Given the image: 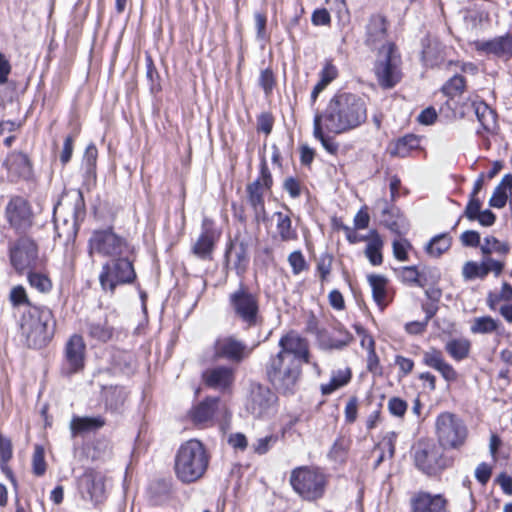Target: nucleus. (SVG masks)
I'll use <instances>...</instances> for the list:
<instances>
[{
	"label": "nucleus",
	"mask_w": 512,
	"mask_h": 512,
	"mask_svg": "<svg viewBox=\"0 0 512 512\" xmlns=\"http://www.w3.org/2000/svg\"><path fill=\"white\" fill-rule=\"evenodd\" d=\"M280 350L265 364L267 380L280 393L293 394L300 379L302 364L309 362L307 341L293 333L282 336Z\"/></svg>",
	"instance_id": "1"
},
{
	"label": "nucleus",
	"mask_w": 512,
	"mask_h": 512,
	"mask_svg": "<svg viewBox=\"0 0 512 512\" xmlns=\"http://www.w3.org/2000/svg\"><path fill=\"white\" fill-rule=\"evenodd\" d=\"M325 123L329 133L336 135L354 130L367 120L365 99L355 93L338 92L328 102L325 110L315 114Z\"/></svg>",
	"instance_id": "2"
},
{
	"label": "nucleus",
	"mask_w": 512,
	"mask_h": 512,
	"mask_svg": "<svg viewBox=\"0 0 512 512\" xmlns=\"http://www.w3.org/2000/svg\"><path fill=\"white\" fill-rule=\"evenodd\" d=\"M19 329L27 347L41 349L54 337L56 320L49 307L33 306L23 312Z\"/></svg>",
	"instance_id": "3"
},
{
	"label": "nucleus",
	"mask_w": 512,
	"mask_h": 512,
	"mask_svg": "<svg viewBox=\"0 0 512 512\" xmlns=\"http://www.w3.org/2000/svg\"><path fill=\"white\" fill-rule=\"evenodd\" d=\"M210 455L204 444L197 439H190L180 445L174 459V472L183 484H192L206 473Z\"/></svg>",
	"instance_id": "4"
},
{
	"label": "nucleus",
	"mask_w": 512,
	"mask_h": 512,
	"mask_svg": "<svg viewBox=\"0 0 512 512\" xmlns=\"http://www.w3.org/2000/svg\"><path fill=\"white\" fill-rule=\"evenodd\" d=\"M136 279L134 261L129 254L106 261L99 274L101 289L110 294H114L118 286L134 284Z\"/></svg>",
	"instance_id": "5"
},
{
	"label": "nucleus",
	"mask_w": 512,
	"mask_h": 512,
	"mask_svg": "<svg viewBox=\"0 0 512 512\" xmlns=\"http://www.w3.org/2000/svg\"><path fill=\"white\" fill-rule=\"evenodd\" d=\"M290 484L302 499L316 501L324 496L327 479L320 468L300 466L291 471Z\"/></svg>",
	"instance_id": "6"
},
{
	"label": "nucleus",
	"mask_w": 512,
	"mask_h": 512,
	"mask_svg": "<svg viewBox=\"0 0 512 512\" xmlns=\"http://www.w3.org/2000/svg\"><path fill=\"white\" fill-rule=\"evenodd\" d=\"M435 434L443 449H459L467 440L468 428L460 416L445 411L436 417Z\"/></svg>",
	"instance_id": "7"
},
{
	"label": "nucleus",
	"mask_w": 512,
	"mask_h": 512,
	"mask_svg": "<svg viewBox=\"0 0 512 512\" xmlns=\"http://www.w3.org/2000/svg\"><path fill=\"white\" fill-rule=\"evenodd\" d=\"M443 450L432 441H419L413 452L415 467L429 477L438 476L452 464V459L445 456Z\"/></svg>",
	"instance_id": "8"
},
{
	"label": "nucleus",
	"mask_w": 512,
	"mask_h": 512,
	"mask_svg": "<svg viewBox=\"0 0 512 512\" xmlns=\"http://www.w3.org/2000/svg\"><path fill=\"white\" fill-rule=\"evenodd\" d=\"M131 246L127 240L116 234L112 227L94 230L88 240V254L92 257L98 254L110 259L124 254H130Z\"/></svg>",
	"instance_id": "9"
},
{
	"label": "nucleus",
	"mask_w": 512,
	"mask_h": 512,
	"mask_svg": "<svg viewBox=\"0 0 512 512\" xmlns=\"http://www.w3.org/2000/svg\"><path fill=\"white\" fill-rule=\"evenodd\" d=\"M400 65L401 56L395 43H388L385 49H380L374 64V72L382 88L391 89L400 82L402 78Z\"/></svg>",
	"instance_id": "10"
},
{
	"label": "nucleus",
	"mask_w": 512,
	"mask_h": 512,
	"mask_svg": "<svg viewBox=\"0 0 512 512\" xmlns=\"http://www.w3.org/2000/svg\"><path fill=\"white\" fill-rule=\"evenodd\" d=\"M229 305L235 316L247 327H255L261 323L258 297L243 283H240L239 288L229 295Z\"/></svg>",
	"instance_id": "11"
},
{
	"label": "nucleus",
	"mask_w": 512,
	"mask_h": 512,
	"mask_svg": "<svg viewBox=\"0 0 512 512\" xmlns=\"http://www.w3.org/2000/svg\"><path fill=\"white\" fill-rule=\"evenodd\" d=\"M273 185L272 174L268 168L265 157H261L259 177L246 187L247 201L251 206L257 222L266 219L264 193Z\"/></svg>",
	"instance_id": "12"
},
{
	"label": "nucleus",
	"mask_w": 512,
	"mask_h": 512,
	"mask_svg": "<svg viewBox=\"0 0 512 512\" xmlns=\"http://www.w3.org/2000/svg\"><path fill=\"white\" fill-rule=\"evenodd\" d=\"M278 397L268 386L253 382L245 402L246 411L256 419H265L276 411Z\"/></svg>",
	"instance_id": "13"
},
{
	"label": "nucleus",
	"mask_w": 512,
	"mask_h": 512,
	"mask_svg": "<svg viewBox=\"0 0 512 512\" xmlns=\"http://www.w3.org/2000/svg\"><path fill=\"white\" fill-rule=\"evenodd\" d=\"M11 265L18 273L35 270L39 266L38 246L29 237H20L9 247Z\"/></svg>",
	"instance_id": "14"
},
{
	"label": "nucleus",
	"mask_w": 512,
	"mask_h": 512,
	"mask_svg": "<svg viewBox=\"0 0 512 512\" xmlns=\"http://www.w3.org/2000/svg\"><path fill=\"white\" fill-rule=\"evenodd\" d=\"M85 353L86 344L83 337L79 334L70 336L64 347L61 375L70 377L81 372L85 366Z\"/></svg>",
	"instance_id": "15"
},
{
	"label": "nucleus",
	"mask_w": 512,
	"mask_h": 512,
	"mask_svg": "<svg viewBox=\"0 0 512 512\" xmlns=\"http://www.w3.org/2000/svg\"><path fill=\"white\" fill-rule=\"evenodd\" d=\"M388 27L389 21L385 15L381 13L371 14L365 25L364 44L371 51L385 49L388 43Z\"/></svg>",
	"instance_id": "16"
},
{
	"label": "nucleus",
	"mask_w": 512,
	"mask_h": 512,
	"mask_svg": "<svg viewBox=\"0 0 512 512\" xmlns=\"http://www.w3.org/2000/svg\"><path fill=\"white\" fill-rule=\"evenodd\" d=\"M214 359H226L239 364L252 352L246 343L233 336H225L216 339L213 345Z\"/></svg>",
	"instance_id": "17"
},
{
	"label": "nucleus",
	"mask_w": 512,
	"mask_h": 512,
	"mask_svg": "<svg viewBox=\"0 0 512 512\" xmlns=\"http://www.w3.org/2000/svg\"><path fill=\"white\" fill-rule=\"evenodd\" d=\"M10 226L17 232H26L33 224V213L27 200L20 196L11 198L5 208Z\"/></svg>",
	"instance_id": "18"
},
{
	"label": "nucleus",
	"mask_w": 512,
	"mask_h": 512,
	"mask_svg": "<svg viewBox=\"0 0 512 512\" xmlns=\"http://www.w3.org/2000/svg\"><path fill=\"white\" fill-rule=\"evenodd\" d=\"M78 488L82 497L94 504L102 502L105 498L104 477L93 469L86 470L79 477Z\"/></svg>",
	"instance_id": "19"
},
{
	"label": "nucleus",
	"mask_w": 512,
	"mask_h": 512,
	"mask_svg": "<svg viewBox=\"0 0 512 512\" xmlns=\"http://www.w3.org/2000/svg\"><path fill=\"white\" fill-rule=\"evenodd\" d=\"M474 45L478 53L487 57L503 60L512 58V33H506L490 40H478Z\"/></svg>",
	"instance_id": "20"
},
{
	"label": "nucleus",
	"mask_w": 512,
	"mask_h": 512,
	"mask_svg": "<svg viewBox=\"0 0 512 512\" xmlns=\"http://www.w3.org/2000/svg\"><path fill=\"white\" fill-rule=\"evenodd\" d=\"M202 381L208 388L226 392L233 386L235 370L228 365L210 367L202 372Z\"/></svg>",
	"instance_id": "21"
},
{
	"label": "nucleus",
	"mask_w": 512,
	"mask_h": 512,
	"mask_svg": "<svg viewBox=\"0 0 512 512\" xmlns=\"http://www.w3.org/2000/svg\"><path fill=\"white\" fill-rule=\"evenodd\" d=\"M411 512H449L448 500L443 494L418 491L410 499Z\"/></svg>",
	"instance_id": "22"
},
{
	"label": "nucleus",
	"mask_w": 512,
	"mask_h": 512,
	"mask_svg": "<svg viewBox=\"0 0 512 512\" xmlns=\"http://www.w3.org/2000/svg\"><path fill=\"white\" fill-rule=\"evenodd\" d=\"M504 267V262L485 256L481 263L475 261L466 262L462 269V275L465 280L484 279L491 272L498 277L503 272Z\"/></svg>",
	"instance_id": "23"
},
{
	"label": "nucleus",
	"mask_w": 512,
	"mask_h": 512,
	"mask_svg": "<svg viewBox=\"0 0 512 512\" xmlns=\"http://www.w3.org/2000/svg\"><path fill=\"white\" fill-rule=\"evenodd\" d=\"M3 166L7 169L8 173L17 180H30L33 176L32 163L27 154L20 151L10 152L3 162Z\"/></svg>",
	"instance_id": "24"
},
{
	"label": "nucleus",
	"mask_w": 512,
	"mask_h": 512,
	"mask_svg": "<svg viewBox=\"0 0 512 512\" xmlns=\"http://www.w3.org/2000/svg\"><path fill=\"white\" fill-rule=\"evenodd\" d=\"M101 401L107 412L121 414L128 398V392L120 385H101Z\"/></svg>",
	"instance_id": "25"
},
{
	"label": "nucleus",
	"mask_w": 512,
	"mask_h": 512,
	"mask_svg": "<svg viewBox=\"0 0 512 512\" xmlns=\"http://www.w3.org/2000/svg\"><path fill=\"white\" fill-rule=\"evenodd\" d=\"M422 363L438 371L447 382H454L458 377L453 366L445 361L442 351L434 347L423 352Z\"/></svg>",
	"instance_id": "26"
},
{
	"label": "nucleus",
	"mask_w": 512,
	"mask_h": 512,
	"mask_svg": "<svg viewBox=\"0 0 512 512\" xmlns=\"http://www.w3.org/2000/svg\"><path fill=\"white\" fill-rule=\"evenodd\" d=\"M218 236L212 226V222L208 219H204L201 226V233L193 246V253L201 259L209 258L214 249L215 239H218Z\"/></svg>",
	"instance_id": "27"
},
{
	"label": "nucleus",
	"mask_w": 512,
	"mask_h": 512,
	"mask_svg": "<svg viewBox=\"0 0 512 512\" xmlns=\"http://www.w3.org/2000/svg\"><path fill=\"white\" fill-rule=\"evenodd\" d=\"M377 205L381 207L384 225L392 232L401 234V228L405 226L406 220L400 209L394 205V202L387 199H379Z\"/></svg>",
	"instance_id": "28"
},
{
	"label": "nucleus",
	"mask_w": 512,
	"mask_h": 512,
	"mask_svg": "<svg viewBox=\"0 0 512 512\" xmlns=\"http://www.w3.org/2000/svg\"><path fill=\"white\" fill-rule=\"evenodd\" d=\"M149 502L161 506L170 501L173 495L172 480L160 478L152 481L147 490Z\"/></svg>",
	"instance_id": "29"
},
{
	"label": "nucleus",
	"mask_w": 512,
	"mask_h": 512,
	"mask_svg": "<svg viewBox=\"0 0 512 512\" xmlns=\"http://www.w3.org/2000/svg\"><path fill=\"white\" fill-rule=\"evenodd\" d=\"M367 280L372 289L374 302L383 311L391 301L388 293V279L383 275L370 274Z\"/></svg>",
	"instance_id": "30"
},
{
	"label": "nucleus",
	"mask_w": 512,
	"mask_h": 512,
	"mask_svg": "<svg viewBox=\"0 0 512 512\" xmlns=\"http://www.w3.org/2000/svg\"><path fill=\"white\" fill-rule=\"evenodd\" d=\"M219 401V397H206L191 410L192 421L195 424H205L211 421L218 409Z\"/></svg>",
	"instance_id": "31"
},
{
	"label": "nucleus",
	"mask_w": 512,
	"mask_h": 512,
	"mask_svg": "<svg viewBox=\"0 0 512 512\" xmlns=\"http://www.w3.org/2000/svg\"><path fill=\"white\" fill-rule=\"evenodd\" d=\"M233 251H235L233 269L239 277H243L249 264L247 244L240 242L237 247L232 241L227 244L224 255L226 266L229 265V256Z\"/></svg>",
	"instance_id": "32"
},
{
	"label": "nucleus",
	"mask_w": 512,
	"mask_h": 512,
	"mask_svg": "<svg viewBox=\"0 0 512 512\" xmlns=\"http://www.w3.org/2000/svg\"><path fill=\"white\" fill-rule=\"evenodd\" d=\"M476 118L483 130L490 132L496 127V112L482 100H474L471 103Z\"/></svg>",
	"instance_id": "33"
},
{
	"label": "nucleus",
	"mask_w": 512,
	"mask_h": 512,
	"mask_svg": "<svg viewBox=\"0 0 512 512\" xmlns=\"http://www.w3.org/2000/svg\"><path fill=\"white\" fill-rule=\"evenodd\" d=\"M421 137L415 134H406L398 138L393 143V148L390 150L392 156L400 158L407 157L413 150L420 148Z\"/></svg>",
	"instance_id": "34"
},
{
	"label": "nucleus",
	"mask_w": 512,
	"mask_h": 512,
	"mask_svg": "<svg viewBox=\"0 0 512 512\" xmlns=\"http://www.w3.org/2000/svg\"><path fill=\"white\" fill-rule=\"evenodd\" d=\"M105 425V419L102 416L93 417H73L70 428L72 434L96 431Z\"/></svg>",
	"instance_id": "35"
},
{
	"label": "nucleus",
	"mask_w": 512,
	"mask_h": 512,
	"mask_svg": "<svg viewBox=\"0 0 512 512\" xmlns=\"http://www.w3.org/2000/svg\"><path fill=\"white\" fill-rule=\"evenodd\" d=\"M325 128V123L319 117L314 116L313 119V135L320 141L323 148L331 155L338 152L339 145L334 141V138L328 134Z\"/></svg>",
	"instance_id": "36"
},
{
	"label": "nucleus",
	"mask_w": 512,
	"mask_h": 512,
	"mask_svg": "<svg viewBox=\"0 0 512 512\" xmlns=\"http://www.w3.org/2000/svg\"><path fill=\"white\" fill-rule=\"evenodd\" d=\"M274 217H276V230L282 242L298 239L297 230L292 226V220L289 215L277 211L274 213Z\"/></svg>",
	"instance_id": "37"
},
{
	"label": "nucleus",
	"mask_w": 512,
	"mask_h": 512,
	"mask_svg": "<svg viewBox=\"0 0 512 512\" xmlns=\"http://www.w3.org/2000/svg\"><path fill=\"white\" fill-rule=\"evenodd\" d=\"M507 190H512V174L508 173L503 176L500 183L494 189V192L489 199V206L501 209L506 205L508 199Z\"/></svg>",
	"instance_id": "38"
},
{
	"label": "nucleus",
	"mask_w": 512,
	"mask_h": 512,
	"mask_svg": "<svg viewBox=\"0 0 512 512\" xmlns=\"http://www.w3.org/2000/svg\"><path fill=\"white\" fill-rule=\"evenodd\" d=\"M88 336L99 342H107L112 338L113 328L108 325L106 319L88 321L85 324Z\"/></svg>",
	"instance_id": "39"
},
{
	"label": "nucleus",
	"mask_w": 512,
	"mask_h": 512,
	"mask_svg": "<svg viewBox=\"0 0 512 512\" xmlns=\"http://www.w3.org/2000/svg\"><path fill=\"white\" fill-rule=\"evenodd\" d=\"M371 238L367 243L365 255L373 266H379L383 262L382 247L383 241L376 230L370 232Z\"/></svg>",
	"instance_id": "40"
},
{
	"label": "nucleus",
	"mask_w": 512,
	"mask_h": 512,
	"mask_svg": "<svg viewBox=\"0 0 512 512\" xmlns=\"http://www.w3.org/2000/svg\"><path fill=\"white\" fill-rule=\"evenodd\" d=\"M351 377L352 372L349 368L333 371L329 383L321 385V393L323 395H330L337 389L347 385Z\"/></svg>",
	"instance_id": "41"
},
{
	"label": "nucleus",
	"mask_w": 512,
	"mask_h": 512,
	"mask_svg": "<svg viewBox=\"0 0 512 512\" xmlns=\"http://www.w3.org/2000/svg\"><path fill=\"white\" fill-rule=\"evenodd\" d=\"M98 150L95 144L90 143L84 152L82 160L83 176L86 180L96 179V164Z\"/></svg>",
	"instance_id": "42"
},
{
	"label": "nucleus",
	"mask_w": 512,
	"mask_h": 512,
	"mask_svg": "<svg viewBox=\"0 0 512 512\" xmlns=\"http://www.w3.org/2000/svg\"><path fill=\"white\" fill-rule=\"evenodd\" d=\"M471 343L468 339H451L445 345L446 352L456 361H462L470 353Z\"/></svg>",
	"instance_id": "43"
},
{
	"label": "nucleus",
	"mask_w": 512,
	"mask_h": 512,
	"mask_svg": "<svg viewBox=\"0 0 512 512\" xmlns=\"http://www.w3.org/2000/svg\"><path fill=\"white\" fill-rule=\"evenodd\" d=\"M452 239L448 233L435 235L426 245V252L434 257H440L451 247Z\"/></svg>",
	"instance_id": "44"
},
{
	"label": "nucleus",
	"mask_w": 512,
	"mask_h": 512,
	"mask_svg": "<svg viewBox=\"0 0 512 512\" xmlns=\"http://www.w3.org/2000/svg\"><path fill=\"white\" fill-rule=\"evenodd\" d=\"M466 87V80L464 76L455 74L449 78L442 86L441 92L448 98L454 99L456 96L462 94Z\"/></svg>",
	"instance_id": "45"
},
{
	"label": "nucleus",
	"mask_w": 512,
	"mask_h": 512,
	"mask_svg": "<svg viewBox=\"0 0 512 512\" xmlns=\"http://www.w3.org/2000/svg\"><path fill=\"white\" fill-rule=\"evenodd\" d=\"M499 325L500 322L491 316H482L474 319L470 330L473 334H489L497 331Z\"/></svg>",
	"instance_id": "46"
},
{
	"label": "nucleus",
	"mask_w": 512,
	"mask_h": 512,
	"mask_svg": "<svg viewBox=\"0 0 512 512\" xmlns=\"http://www.w3.org/2000/svg\"><path fill=\"white\" fill-rule=\"evenodd\" d=\"M73 214H74V222L71 225V227L68 229V231L65 235V239H64V241L66 243L74 240L73 238L75 237L76 232H77V229H76L77 221L79 218H82L85 215V202H84V197H83V194L81 191H79L77 194V199L75 201L74 208H73Z\"/></svg>",
	"instance_id": "47"
},
{
	"label": "nucleus",
	"mask_w": 512,
	"mask_h": 512,
	"mask_svg": "<svg viewBox=\"0 0 512 512\" xmlns=\"http://www.w3.org/2000/svg\"><path fill=\"white\" fill-rule=\"evenodd\" d=\"M27 278L30 286L41 293H48L52 289V281L46 274L31 270L27 272Z\"/></svg>",
	"instance_id": "48"
},
{
	"label": "nucleus",
	"mask_w": 512,
	"mask_h": 512,
	"mask_svg": "<svg viewBox=\"0 0 512 512\" xmlns=\"http://www.w3.org/2000/svg\"><path fill=\"white\" fill-rule=\"evenodd\" d=\"M480 250L484 256H489L493 251L507 255L510 251V247L507 243L500 242L494 236H487L484 238V243L480 246Z\"/></svg>",
	"instance_id": "49"
},
{
	"label": "nucleus",
	"mask_w": 512,
	"mask_h": 512,
	"mask_svg": "<svg viewBox=\"0 0 512 512\" xmlns=\"http://www.w3.org/2000/svg\"><path fill=\"white\" fill-rule=\"evenodd\" d=\"M435 47L432 46V42L429 39L422 41V60L426 66L433 67L439 63L440 54L437 49L438 43L435 42Z\"/></svg>",
	"instance_id": "50"
},
{
	"label": "nucleus",
	"mask_w": 512,
	"mask_h": 512,
	"mask_svg": "<svg viewBox=\"0 0 512 512\" xmlns=\"http://www.w3.org/2000/svg\"><path fill=\"white\" fill-rule=\"evenodd\" d=\"M349 449V441L343 437H339L333 443L328 456L337 463H343L346 460Z\"/></svg>",
	"instance_id": "51"
},
{
	"label": "nucleus",
	"mask_w": 512,
	"mask_h": 512,
	"mask_svg": "<svg viewBox=\"0 0 512 512\" xmlns=\"http://www.w3.org/2000/svg\"><path fill=\"white\" fill-rule=\"evenodd\" d=\"M47 464L45 461V450L40 444L34 446V453L32 456V472L35 476H43L46 472Z\"/></svg>",
	"instance_id": "52"
},
{
	"label": "nucleus",
	"mask_w": 512,
	"mask_h": 512,
	"mask_svg": "<svg viewBox=\"0 0 512 512\" xmlns=\"http://www.w3.org/2000/svg\"><path fill=\"white\" fill-rule=\"evenodd\" d=\"M279 437L277 434H269L265 437L258 438L252 443L251 448L254 453L258 455L266 454L278 442Z\"/></svg>",
	"instance_id": "53"
},
{
	"label": "nucleus",
	"mask_w": 512,
	"mask_h": 512,
	"mask_svg": "<svg viewBox=\"0 0 512 512\" xmlns=\"http://www.w3.org/2000/svg\"><path fill=\"white\" fill-rule=\"evenodd\" d=\"M146 77L150 82L151 93H158L161 90L160 76L150 56L146 57Z\"/></svg>",
	"instance_id": "54"
},
{
	"label": "nucleus",
	"mask_w": 512,
	"mask_h": 512,
	"mask_svg": "<svg viewBox=\"0 0 512 512\" xmlns=\"http://www.w3.org/2000/svg\"><path fill=\"white\" fill-rule=\"evenodd\" d=\"M401 280L409 285L424 287L425 284L421 283V274L416 266H405L400 269Z\"/></svg>",
	"instance_id": "55"
},
{
	"label": "nucleus",
	"mask_w": 512,
	"mask_h": 512,
	"mask_svg": "<svg viewBox=\"0 0 512 512\" xmlns=\"http://www.w3.org/2000/svg\"><path fill=\"white\" fill-rule=\"evenodd\" d=\"M367 369L375 375L381 374L380 361L375 350L374 339H369V345H367Z\"/></svg>",
	"instance_id": "56"
},
{
	"label": "nucleus",
	"mask_w": 512,
	"mask_h": 512,
	"mask_svg": "<svg viewBox=\"0 0 512 512\" xmlns=\"http://www.w3.org/2000/svg\"><path fill=\"white\" fill-rule=\"evenodd\" d=\"M288 262L294 275H298L308 269V263L300 250L290 253Z\"/></svg>",
	"instance_id": "57"
},
{
	"label": "nucleus",
	"mask_w": 512,
	"mask_h": 512,
	"mask_svg": "<svg viewBox=\"0 0 512 512\" xmlns=\"http://www.w3.org/2000/svg\"><path fill=\"white\" fill-rule=\"evenodd\" d=\"M9 299L14 307L26 305L29 309L30 307L34 306L29 302L26 290L21 285L15 286L11 289Z\"/></svg>",
	"instance_id": "58"
},
{
	"label": "nucleus",
	"mask_w": 512,
	"mask_h": 512,
	"mask_svg": "<svg viewBox=\"0 0 512 512\" xmlns=\"http://www.w3.org/2000/svg\"><path fill=\"white\" fill-rule=\"evenodd\" d=\"M319 82L328 86L338 76V69L331 60H326L323 68L321 69Z\"/></svg>",
	"instance_id": "59"
},
{
	"label": "nucleus",
	"mask_w": 512,
	"mask_h": 512,
	"mask_svg": "<svg viewBox=\"0 0 512 512\" xmlns=\"http://www.w3.org/2000/svg\"><path fill=\"white\" fill-rule=\"evenodd\" d=\"M255 26H256V37L260 41H268L269 35L266 31L267 16L262 12L254 13Z\"/></svg>",
	"instance_id": "60"
},
{
	"label": "nucleus",
	"mask_w": 512,
	"mask_h": 512,
	"mask_svg": "<svg viewBox=\"0 0 512 512\" xmlns=\"http://www.w3.org/2000/svg\"><path fill=\"white\" fill-rule=\"evenodd\" d=\"M113 364L123 373L132 371V356L128 353L119 352L113 356Z\"/></svg>",
	"instance_id": "61"
},
{
	"label": "nucleus",
	"mask_w": 512,
	"mask_h": 512,
	"mask_svg": "<svg viewBox=\"0 0 512 512\" xmlns=\"http://www.w3.org/2000/svg\"><path fill=\"white\" fill-rule=\"evenodd\" d=\"M482 202L479 198L469 197L468 203L461 217H466L469 221H475L481 212Z\"/></svg>",
	"instance_id": "62"
},
{
	"label": "nucleus",
	"mask_w": 512,
	"mask_h": 512,
	"mask_svg": "<svg viewBox=\"0 0 512 512\" xmlns=\"http://www.w3.org/2000/svg\"><path fill=\"white\" fill-rule=\"evenodd\" d=\"M274 125V117L270 112H262L257 117V131L269 135Z\"/></svg>",
	"instance_id": "63"
},
{
	"label": "nucleus",
	"mask_w": 512,
	"mask_h": 512,
	"mask_svg": "<svg viewBox=\"0 0 512 512\" xmlns=\"http://www.w3.org/2000/svg\"><path fill=\"white\" fill-rule=\"evenodd\" d=\"M410 248H412V245L407 239L393 241V254L399 261H406L408 259L407 251Z\"/></svg>",
	"instance_id": "64"
}]
</instances>
